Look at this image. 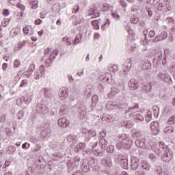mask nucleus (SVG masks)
Returning <instances> with one entry per match:
<instances>
[{
  "label": "nucleus",
  "mask_w": 175,
  "mask_h": 175,
  "mask_svg": "<svg viewBox=\"0 0 175 175\" xmlns=\"http://www.w3.org/2000/svg\"><path fill=\"white\" fill-rule=\"evenodd\" d=\"M73 140H76V135H70L67 137V142H68L69 143H72Z\"/></svg>",
  "instance_id": "obj_40"
},
{
  "label": "nucleus",
  "mask_w": 175,
  "mask_h": 175,
  "mask_svg": "<svg viewBox=\"0 0 175 175\" xmlns=\"http://www.w3.org/2000/svg\"><path fill=\"white\" fill-rule=\"evenodd\" d=\"M24 113H28V110H27V107H23V110H21L17 113V118L18 120H21V118L24 117Z\"/></svg>",
  "instance_id": "obj_24"
},
{
  "label": "nucleus",
  "mask_w": 175,
  "mask_h": 175,
  "mask_svg": "<svg viewBox=\"0 0 175 175\" xmlns=\"http://www.w3.org/2000/svg\"><path fill=\"white\" fill-rule=\"evenodd\" d=\"M8 18H4L2 21H1V25L2 27H8L9 22L7 21Z\"/></svg>",
  "instance_id": "obj_53"
},
{
  "label": "nucleus",
  "mask_w": 175,
  "mask_h": 175,
  "mask_svg": "<svg viewBox=\"0 0 175 175\" xmlns=\"http://www.w3.org/2000/svg\"><path fill=\"white\" fill-rule=\"evenodd\" d=\"M129 87L132 90H137V88H139V83L135 79H132L129 81Z\"/></svg>",
  "instance_id": "obj_13"
},
{
  "label": "nucleus",
  "mask_w": 175,
  "mask_h": 175,
  "mask_svg": "<svg viewBox=\"0 0 175 175\" xmlns=\"http://www.w3.org/2000/svg\"><path fill=\"white\" fill-rule=\"evenodd\" d=\"M152 126H154V128H159V123H158V122H152L150 124V128H152Z\"/></svg>",
  "instance_id": "obj_55"
},
{
  "label": "nucleus",
  "mask_w": 175,
  "mask_h": 175,
  "mask_svg": "<svg viewBox=\"0 0 175 175\" xmlns=\"http://www.w3.org/2000/svg\"><path fill=\"white\" fill-rule=\"evenodd\" d=\"M100 142L101 143L102 146H104V148H106V146H107V140H106L105 138H102L100 139Z\"/></svg>",
  "instance_id": "obj_50"
},
{
  "label": "nucleus",
  "mask_w": 175,
  "mask_h": 175,
  "mask_svg": "<svg viewBox=\"0 0 175 175\" xmlns=\"http://www.w3.org/2000/svg\"><path fill=\"white\" fill-rule=\"evenodd\" d=\"M81 169L82 172L84 173H88L90 170V164L88 161V160H84L81 163Z\"/></svg>",
  "instance_id": "obj_11"
},
{
  "label": "nucleus",
  "mask_w": 175,
  "mask_h": 175,
  "mask_svg": "<svg viewBox=\"0 0 175 175\" xmlns=\"http://www.w3.org/2000/svg\"><path fill=\"white\" fill-rule=\"evenodd\" d=\"M43 21L40 18L36 19L34 21L35 25H40Z\"/></svg>",
  "instance_id": "obj_58"
},
{
  "label": "nucleus",
  "mask_w": 175,
  "mask_h": 175,
  "mask_svg": "<svg viewBox=\"0 0 175 175\" xmlns=\"http://www.w3.org/2000/svg\"><path fill=\"white\" fill-rule=\"evenodd\" d=\"M47 135H49V129H42L41 131V136L44 139L47 137Z\"/></svg>",
  "instance_id": "obj_37"
},
{
  "label": "nucleus",
  "mask_w": 175,
  "mask_h": 175,
  "mask_svg": "<svg viewBox=\"0 0 175 175\" xmlns=\"http://www.w3.org/2000/svg\"><path fill=\"white\" fill-rule=\"evenodd\" d=\"M139 21H140V19L139 18V17L136 16L135 15H133L130 18V22L131 24L136 25L137 24V23H139Z\"/></svg>",
  "instance_id": "obj_27"
},
{
  "label": "nucleus",
  "mask_w": 175,
  "mask_h": 175,
  "mask_svg": "<svg viewBox=\"0 0 175 175\" xmlns=\"http://www.w3.org/2000/svg\"><path fill=\"white\" fill-rule=\"evenodd\" d=\"M167 38V32L163 31L160 35L156 36L154 38L152 39L153 43H157V42H161L165 40Z\"/></svg>",
  "instance_id": "obj_8"
},
{
  "label": "nucleus",
  "mask_w": 175,
  "mask_h": 175,
  "mask_svg": "<svg viewBox=\"0 0 175 175\" xmlns=\"http://www.w3.org/2000/svg\"><path fill=\"white\" fill-rule=\"evenodd\" d=\"M51 64H53V60L51 56H50V58L45 61V66L46 68H49V66H51Z\"/></svg>",
  "instance_id": "obj_44"
},
{
  "label": "nucleus",
  "mask_w": 175,
  "mask_h": 175,
  "mask_svg": "<svg viewBox=\"0 0 175 175\" xmlns=\"http://www.w3.org/2000/svg\"><path fill=\"white\" fill-rule=\"evenodd\" d=\"M101 165H103L106 167H111L113 162L111 161V158L107 157L106 159H103L101 160Z\"/></svg>",
  "instance_id": "obj_12"
},
{
  "label": "nucleus",
  "mask_w": 175,
  "mask_h": 175,
  "mask_svg": "<svg viewBox=\"0 0 175 175\" xmlns=\"http://www.w3.org/2000/svg\"><path fill=\"white\" fill-rule=\"evenodd\" d=\"M27 84H28V82L27 81V80L24 79L21 81L20 87H26Z\"/></svg>",
  "instance_id": "obj_62"
},
{
  "label": "nucleus",
  "mask_w": 175,
  "mask_h": 175,
  "mask_svg": "<svg viewBox=\"0 0 175 175\" xmlns=\"http://www.w3.org/2000/svg\"><path fill=\"white\" fill-rule=\"evenodd\" d=\"M159 154H161V159L163 162H170L173 158V152L170 150L159 152Z\"/></svg>",
  "instance_id": "obj_3"
},
{
  "label": "nucleus",
  "mask_w": 175,
  "mask_h": 175,
  "mask_svg": "<svg viewBox=\"0 0 175 175\" xmlns=\"http://www.w3.org/2000/svg\"><path fill=\"white\" fill-rule=\"evenodd\" d=\"M120 3L122 8H126L128 6V3H126V1L125 0H120Z\"/></svg>",
  "instance_id": "obj_52"
},
{
  "label": "nucleus",
  "mask_w": 175,
  "mask_h": 175,
  "mask_svg": "<svg viewBox=\"0 0 175 175\" xmlns=\"http://www.w3.org/2000/svg\"><path fill=\"white\" fill-rule=\"evenodd\" d=\"M98 95L94 94L92 96V107H94L98 103Z\"/></svg>",
  "instance_id": "obj_32"
},
{
  "label": "nucleus",
  "mask_w": 175,
  "mask_h": 175,
  "mask_svg": "<svg viewBox=\"0 0 175 175\" xmlns=\"http://www.w3.org/2000/svg\"><path fill=\"white\" fill-rule=\"evenodd\" d=\"M119 139L122 143V147H123L124 150H129L131 148V145L129 135L126 134H122L119 136Z\"/></svg>",
  "instance_id": "obj_1"
},
{
  "label": "nucleus",
  "mask_w": 175,
  "mask_h": 175,
  "mask_svg": "<svg viewBox=\"0 0 175 175\" xmlns=\"http://www.w3.org/2000/svg\"><path fill=\"white\" fill-rule=\"evenodd\" d=\"M151 118H152L151 114H147L145 116V120H146V122H150V121H151Z\"/></svg>",
  "instance_id": "obj_59"
},
{
  "label": "nucleus",
  "mask_w": 175,
  "mask_h": 175,
  "mask_svg": "<svg viewBox=\"0 0 175 175\" xmlns=\"http://www.w3.org/2000/svg\"><path fill=\"white\" fill-rule=\"evenodd\" d=\"M59 92H60V99H62V100H65V99H66V98H68V95H69V92H68V89L66 88H62L59 90Z\"/></svg>",
  "instance_id": "obj_14"
},
{
  "label": "nucleus",
  "mask_w": 175,
  "mask_h": 175,
  "mask_svg": "<svg viewBox=\"0 0 175 175\" xmlns=\"http://www.w3.org/2000/svg\"><path fill=\"white\" fill-rule=\"evenodd\" d=\"M143 33L145 38L144 42H145V44H147L148 43V41H147V33H148V29L144 30Z\"/></svg>",
  "instance_id": "obj_45"
},
{
  "label": "nucleus",
  "mask_w": 175,
  "mask_h": 175,
  "mask_svg": "<svg viewBox=\"0 0 175 175\" xmlns=\"http://www.w3.org/2000/svg\"><path fill=\"white\" fill-rule=\"evenodd\" d=\"M139 162H140V160L139 158L136 157H132L131 159V170H136L137 167H139Z\"/></svg>",
  "instance_id": "obj_5"
},
{
  "label": "nucleus",
  "mask_w": 175,
  "mask_h": 175,
  "mask_svg": "<svg viewBox=\"0 0 175 175\" xmlns=\"http://www.w3.org/2000/svg\"><path fill=\"white\" fill-rule=\"evenodd\" d=\"M162 174V168L161 167H158L156 170V174L161 175Z\"/></svg>",
  "instance_id": "obj_64"
},
{
  "label": "nucleus",
  "mask_w": 175,
  "mask_h": 175,
  "mask_svg": "<svg viewBox=\"0 0 175 175\" xmlns=\"http://www.w3.org/2000/svg\"><path fill=\"white\" fill-rule=\"evenodd\" d=\"M140 167H142L143 170H146V172H148V170H150V163H148V162H147L146 161L143 160L141 162Z\"/></svg>",
  "instance_id": "obj_16"
},
{
  "label": "nucleus",
  "mask_w": 175,
  "mask_h": 175,
  "mask_svg": "<svg viewBox=\"0 0 175 175\" xmlns=\"http://www.w3.org/2000/svg\"><path fill=\"white\" fill-rule=\"evenodd\" d=\"M135 146L139 148H147L146 138H138L135 142Z\"/></svg>",
  "instance_id": "obj_6"
},
{
  "label": "nucleus",
  "mask_w": 175,
  "mask_h": 175,
  "mask_svg": "<svg viewBox=\"0 0 175 175\" xmlns=\"http://www.w3.org/2000/svg\"><path fill=\"white\" fill-rule=\"evenodd\" d=\"M146 12L148 13L149 18H151L152 17V10L151 9V7H146Z\"/></svg>",
  "instance_id": "obj_42"
},
{
  "label": "nucleus",
  "mask_w": 175,
  "mask_h": 175,
  "mask_svg": "<svg viewBox=\"0 0 175 175\" xmlns=\"http://www.w3.org/2000/svg\"><path fill=\"white\" fill-rule=\"evenodd\" d=\"M156 10H157L159 14H166L167 12H172V5L160 3L157 5Z\"/></svg>",
  "instance_id": "obj_2"
},
{
  "label": "nucleus",
  "mask_w": 175,
  "mask_h": 175,
  "mask_svg": "<svg viewBox=\"0 0 175 175\" xmlns=\"http://www.w3.org/2000/svg\"><path fill=\"white\" fill-rule=\"evenodd\" d=\"M150 129L152 131V135H157L158 133H159V127H150Z\"/></svg>",
  "instance_id": "obj_35"
},
{
  "label": "nucleus",
  "mask_w": 175,
  "mask_h": 175,
  "mask_svg": "<svg viewBox=\"0 0 175 175\" xmlns=\"http://www.w3.org/2000/svg\"><path fill=\"white\" fill-rule=\"evenodd\" d=\"M20 65H21V62H20V60L16 59L14 62V68H18V66H20Z\"/></svg>",
  "instance_id": "obj_54"
},
{
  "label": "nucleus",
  "mask_w": 175,
  "mask_h": 175,
  "mask_svg": "<svg viewBox=\"0 0 175 175\" xmlns=\"http://www.w3.org/2000/svg\"><path fill=\"white\" fill-rule=\"evenodd\" d=\"M164 113L165 114H167L168 116H170V114H172V107L171 106H166L164 108Z\"/></svg>",
  "instance_id": "obj_36"
},
{
  "label": "nucleus",
  "mask_w": 175,
  "mask_h": 175,
  "mask_svg": "<svg viewBox=\"0 0 175 175\" xmlns=\"http://www.w3.org/2000/svg\"><path fill=\"white\" fill-rule=\"evenodd\" d=\"M88 161V163H90L92 166H96V159H95L94 157H91Z\"/></svg>",
  "instance_id": "obj_39"
},
{
  "label": "nucleus",
  "mask_w": 175,
  "mask_h": 175,
  "mask_svg": "<svg viewBox=\"0 0 175 175\" xmlns=\"http://www.w3.org/2000/svg\"><path fill=\"white\" fill-rule=\"evenodd\" d=\"M52 10H55L57 13H59L61 12V3H56L52 6Z\"/></svg>",
  "instance_id": "obj_25"
},
{
  "label": "nucleus",
  "mask_w": 175,
  "mask_h": 175,
  "mask_svg": "<svg viewBox=\"0 0 175 175\" xmlns=\"http://www.w3.org/2000/svg\"><path fill=\"white\" fill-rule=\"evenodd\" d=\"M88 140H90L92 137H96V131L94 130L90 129L88 131Z\"/></svg>",
  "instance_id": "obj_29"
},
{
  "label": "nucleus",
  "mask_w": 175,
  "mask_h": 175,
  "mask_svg": "<svg viewBox=\"0 0 175 175\" xmlns=\"http://www.w3.org/2000/svg\"><path fill=\"white\" fill-rule=\"evenodd\" d=\"M159 147L161 149H159V152H163L165 151H167L169 150V149L167 148V146L165 145L163 142H161L159 144Z\"/></svg>",
  "instance_id": "obj_26"
},
{
  "label": "nucleus",
  "mask_w": 175,
  "mask_h": 175,
  "mask_svg": "<svg viewBox=\"0 0 175 175\" xmlns=\"http://www.w3.org/2000/svg\"><path fill=\"white\" fill-rule=\"evenodd\" d=\"M167 123L169 124V125H173V124L175 123V115L170 117L167 120Z\"/></svg>",
  "instance_id": "obj_34"
},
{
  "label": "nucleus",
  "mask_w": 175,
  "mask_h": 175,
  "mask_svg": "<svg viewBox=\"0 0 175 175\" xmlns=\"http://www.w3.org/2000/svg\"><path fill=\"white\" fill-rule=\"evenodd\" d=\"M23 44L21 45V44H17V45H16L15 46V47H14V51H19V50L21 49H23Z\"/></svg>",
  "instance_id": "obj_60"
},
{
  "label": "nucleus",
  "mask_w": 175,
  "mask_h": 175,
  "mask_svg": "<svg viewBox=\"0 0 175 175\" xmlns=\"http://www.w3.org/2000/svg\"><path fill=\"white\" fill-rule=\"evenodd\" d=\"M113 152H114V146L109 145L107 148V152H109V154H113Z\"/></svg>",
  "instance_id": "obj_41"
},
{
  "label": "nucleus",
  "mask_w": 175,
  "mask_h": 175,
  "mask_svg": "<svg viewBox=\"0 0 175 175\" xmlns=\"http://www.w3.org/2000/svg\"><path fill=\"white\" fill-rule=\"evenodd\" d=\"M111 14L113 18H114L115 20H120V14H118V13L113 12Z\"/></svg>",
  "instance_id": "obj_51"
},
{
  "label": "nucleus",
  "mask_w": 175,
  "mask_h": 175,
  "mask_svg": "<svg viewBox=\"0 0 175 175\" xmlns=\"http://www.w3.org/2000/svg\"><path fill=\"white\" fill-rule=\"evenodd\" d=\"M107 105L109 106H113V108L111 109H118L119 110H124V109H126V107H128V104H126V103L116 105V103L109 102Z\"/></svg>",
  "instance_id": "obj_7"
},
{
  "label": "nucleus",
  "mask_w": 175,
  "mask_h": 175,
  "mask_svg": "<svg viewBox=\"0 0 175 175\" xmlns=\"http://www.w3.org/2000/svg\"><path fill=\"white\" fill-rule=\"evenodd\" d=\"M120 165L122 169H128V159L124 158L122 161H120Z\"/></svg>",
  "instance_id": "obj_31"
},
{
  "label": "nucleus",
  "mask_w": 175,
  "mask_h": 175,
  "mask_svg": "<svg viewBox=\"0 0 175 175\" xmlns=\"http://www.w3.org/2000/svg\"><path fill=\"white\" fill-rule=\"evenodd\" d=\"M99 21H100V19H95L92 21L91 24L96 31H98V29H100V26H99Z\"/></svg>",
  "instance_id": "obj_15"
},
{
  "label": "nucleus",
  "mask_w": 175,
  "mask_h": 175,
  "mask_svg": "<svg viewBox=\"0 0 175 175\" xmlns=\"http://www.w3.org/2000/svg\"><path fill=\"white\" fill-rule=\"evenodd\" d=\"M151 83H148V85H144L142 87V91L143 92H145V94H148V92H151Z\"/></svg>",
  "instance_id": "obj_18"
},
{
  "label": "nucleus",
  "mask_w": 175,
  "mask_h": 175,
  "mask_svg": "<svg viewBox=\"0 0 175 175\" xmlns=\"http://www.w3.org/2000/svg\"><path fill=\"white\" fill-rule=\"evenodd\" d=\"M73 41V40H72L71 38L68 37V36H64L62 39V43H64L66 44H72V42Z\"/></svg>",
  "instance_id": "obj_22"
},
{
  "label": "nucleus",
  "mask_w": 175,
  "mask_h": 175,
  "mask_svg": "<svg viewBox=\"0 0 175 175\" xmlns=\"http://www.w3.org/2000/svg\"><path fill=\"white\" fill-rule=\"evenodd\" d=\"M89 15L93 16V18H96V17H99V16H100V14L98 12V8H96V7H94L89 10Z\"/></svg>",
  "instance_id": "obj_10"
},
{
  "label": "nucleus",
  "mask_w": 175,
  "mask_h": 175,
  "mask_svg": "<svg viewBox=\"0 0 175 175\" xmlns=\"http://www.w3.org/2000/svg\"><path fill=\"white\" fill-rule=\"evenodd\" d=\"M82 23H84V18H83V16H79L78 17V19L75 22V25L81 24Z\"/></svg>",
  "instance_id": "obj_43"
},
{
  "label": "nucleus",
  "mask_w": 175,
  "mask_h": 175,
  "mask_svg": "<svg viewBox=\"0 0 175 175\" xmlns=\"http://www.w3.org/2000/svg\"><path fill=\"white\" fill-rule=\"evenodd\" d=\"M170 33L172 36H175V27H171L170 29Z\"/></svg>",
  "instance_id": "obj_61"
},
{
  "label": "nucleus",
  "mask_w": 175,
  "mask_h": 175,
  "mask_svg": "<svg viewBox=\"0 0 175 175\" xmlns=\"http://www.w3.org/2000/svg\"><path fill=\"white\" fill-rule=\"evenodd\" d=\"M2 14L5 17H8V16H9V14H10V11H9L8 9L5 8V9L3 10Z\"/></svg>",
  "instance_id": "obj_48"
},
{
  "label": "nucleus",
  "mask_w": 175,
  "mask_h": 175,
  "mask_svg": "<svg viewBox=\"0 0 175 175\" xmlns=\"http://www.w3.org/2000/svg\"><path fill=\"white\" fill-rule=\"evenodd\" d=\"M82 38L83 36L81 34L77 35L73 40L72 44H79L81 42Z\"/></svg>",
  "instance_id": "obj_23"
},
{
  "label": "nucleus",
  "mask_w": 175,
  "mask_h": 175,
  "mask_svg": "<svg viewBox=\"0 0 175 175\" xmlns=\"http://www.w3.org/2000/svg\"><path fill=\"white\" fill-rule=\"evenodd\" d=\"M155 36V30L152 29L148 33V37L149 38H154Z\"/></svg>",
  "instance_id": "obj_57"
},
{
  "label": "nucleus",
  "mask_w": 175,
  "mask_h": 175,
  "mask_svg": "<svg viewBox=\"0 0 175 175\" xmlns=\"http://www.w3.org/2000/svg\"><path fill=\"white\" fill-rule=\"evenodd\" d=\"M167 24H169L170 25H174V19H173L172 17H167Z\"/></svg>",
  "instance_id": "obj_46"
},
{
  "label": "nucleus",
  "mask_w": 175,
  "mask_h": 175,
  "mask_svg": "<svg viewBox=\"0 0 175 175\" xmlns=\"http://www.w3.org/2000/svg\"><path fill=\"white\" fill-rule=\"evenodd\" d=\"M125 158H126V157L122 154L118 155V159L120 161V162L122 161V160L125 159Z\"/></svg>",
  "instance_id": "obj_63"
},
{
  "label": "nucleus",
  "mask_w": 175,
  "mask_h": 175,
  "mask_svg": "<svg viewBox=\"0 0 175 175\" xmlns=\"http://www.w3.org/2000/svg\"><path fill=\"white\" fill-rule=\"evenodd\" d=\"M109 25H110V20L109 18H106L103 21V24L101 25V29L103 31H105L106 28H108Z\"/></svg>",
  "instance_id": "obj_21"
},
{
  "label": "nucleus",
  "mask_w": 175,
  "mask_h": 175,
  "mask_svg": "<svg viewBox=\"0 0 175 175\" xmlns=\"http://www.w3.org/2000/svg\"><path fill=\"white\" fill-rule=\"evenodd\" d=\"M111 9V5L107 3L103 4L102 11L103 12H109Z\"/></svg>",
  "instance_id": "obj_30"
},
{
  "label": "nucleus",
  "mask_w": 175,
  "mask_h": 175,
  "mask_svg": "<svg viewBox=\"0 0 175 175\" xmlns=\"http://www.w3.org/2000/svg\"><path fill=\"white\" fill-rule=\"evenodd\" d=\"M31 3V9H38L39 8V1L36 0H33L30 1Z\"/></svg>",
  "instance_id": "obj_33"
},
{
  "label": "nucleus",
  "mask_w": 175,
  "mask_h": 175,
  "mask_svg": "<svg viewBox=\"0 0 175 175\" xmlns=\"http://www.w3.org/2000/svg\"><path fill=\"white\" fill-rule=\"evenodd\" d=\"M16 6L18 8L21 12H24L25 10V7L24 5L21 4V3H18Z\"/></svg>",
  "instance_id": "obj_49"
},
{
  "label": "nucleus",
  "mask_w": 175,
  "mask_h": 175,
  "mask_svg": "<svg viewBox=\"0 0 175 175\" xmlns=\"http://www.w3.org/2000/svg\"><path fill=\"white\" fill-rule=\"evenodd\" d=\"M57 124L60 128H68L70 123L66 118H60L57 120Z\"/></svg>",
  "instance_id": "obj_4"
},
{
  "label": "nucleus",
  "mask_w": 175,
  "mask_h": 175,
  "mask_svg": "<svg viewBox=\"0 0 175 175\" xmlns=\"http://www.w3.org/2000/svg\"><path fill=\"white\" fill-rule=\"evenodd\" d=\"M174 131V129L172 126L165 127L164 129V132L165 133H173Z\"/></svg>",
  "instance_id": "obj_38"
},
{
  "label": "nucleus",
  "mask_w": 175,
  "mask_h": 175,
  "mask_svg": "<svg viewBox=\"0 0 175 175\" xmlns=\"http://www.w3.org/2000/svg\"><path fill=\"white\" fill-rule=\"evenodd\" d=\"M118 92H120V91L118 89L113 88V90L111 91L108 94V96H109V98H110L111 99V98H114V96L117 95V94H118Z\"/></svg>",
  "instance_id": "obj_28"
},
{
  "label": "nucleus",
  "mask_w": 175,
  "mask_h": 175,
  "mask_svg": "<svg viewBox=\"0 0 175 175\" xmlns=\"http://www.w3.org/2000/svg\"><path fill=\"white\" fill-rule=\"evenodd\" d=\"M149 158L151 159V161H152V162H155V161H157V157H155V154L152 153L149 154Z\"/></svg>",
  "instance_id": "obj_56"
},
{
  "label": "nucleus",
  "mask_w": 175,
  "mask_h": 175,
  "mask_svg": "<svg viewBox=\"0 0 175 175\" xmlns=\"http://www.w3.org/2000/svg\"><path fill=\"white\" fill-rule=\"evenodd\" d=\"M37 110H38V111L40 113H44V111L47 110V106L46 104H38L37 105Z\"/></svg>",
  "instance_id": "obj_17"
},
{
  "label": "nucleus",
  "mask_w": 175,
  "mask_h": 175,
  "mask_svg": "<svg viewBox=\"0 0 175 175\" xmlns=\"http://www.w3.org/2000/svg\"><path fill=\"white\" fill-rule=\"evenodd\" d=\"M31 31H32V27H31L30 25L25 26L23 28V33H24V35H28V33L29 35H32V33L31 32Z\"/></svg>",
  "instance_id": "obj_20"
},
{
  "label": "nucleus",
  "mask_w": 175,
  "mask_h": 175,
  "mask_svg": "<svg viewBox=\"0 0 175 175\" xmlns=\"http://www.w3.org/2000/svg\"><path fill=\"white\" fill-rule=\"evenodd\" d=\"M133 120L135 122H140V121H144V117L143 116L140 115L139 113H137L133 116Z\"/></svg>",
  "instance_id": "obj_19"
},
{
  "label": "nucleus",
  "mask_w": 175,
  "mask_h": 175,
  "mask_svg": "<svg viewBox=\"0 0 175 175\" xmlns=\"http://www.w3.org/2000/svg\"><path fill=\"white\" fill-rule=\"evenodd\" d=\"M158 77L161 79L165 83H173V80H172V77H170L169 75L160 72L158 74Z\"/></svg>",
  "instance_id": "obj_9"
},
{
  "label": "nucleus",
  "mask_w": 175,
  "mask_h": 175,
  "mask_svg": "<svg viewBox=\"0 0 175 175\" xmlns=\"http://www.w3.org/2000/svg\"><path fill=\"white\" fill-rule=\"evenodd\" d=\"M160 0H147L148 5H157L159 3Z\"/></svg>",
  "instance_id": "obj_47"
}]
</instances>
